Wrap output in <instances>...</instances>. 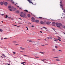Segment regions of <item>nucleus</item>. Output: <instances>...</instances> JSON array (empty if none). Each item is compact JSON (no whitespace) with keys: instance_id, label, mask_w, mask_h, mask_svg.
I'll list each match as a JSON object with an SVG mask.
<instances>
[{"instance_id":"1","label":"nucleus","mask_w":65,"mask_h":65,"mask_svg":"<svg viewBox=\"0 0 65 65\" xmlns=\"http://www.w3.org/2000/svg\"><path fill=\"white\" fill-rule=\"evenodd\" d=\"M56 25H59L60 26H62V24L61 23H56Z\"/></svg>"},{"instance_id":"2","label":"nucleus","mask_w":65,"mask_h":65,"mask_svg":"<svg viewBox=\"0 0 65 65\" xmlns=\"http://www.w3.org/2000/svg\"><path fill=\"white\" fill-rule=\"evenodd\" d=\"M31 20L32 21V22H35V18H34V17H32L31 18Z\"/></svg>"},{"instance_id":"3","label":"nucleus","mask_w":65,"mask_h":65,"mask_svg":"<svg viewBox=\"0 0 65 65\" xmlns=\"http://www.w3.org/2000/svg\"><path fill=\"white\" fill-rule=\"evenodd\" d=\"M20 16L22 17H23V18H25V17H26V15L24 14L23 15H22V14H20Z\"/></svg>"},{"instance_id":"4","label":"nucleus","mask_w":65,"mask_h":65,"mask_svg":"<svg viewBox=\"0 0 65 65\" xmlns=\"http://www.w3.org/2000/svg\"><path fill=\"white\" fill-rule=\"evenodd\" d=\"M27 41L29 42H34L33 41L31 40L28 39Z\"/></svg>"},{"instance_id":"5","label":"nucleus","mask_w":65,"mask_h":65,"mask_svg":"<svg viewBox=\"0 0 65 65\" xmlns=\"http://www.w3.org/2000/svg\"><path fill=\"white\" fill-rule=\"evenodd\" d=\"M39 21L38 20H36L35 21L34 23H39Z\"/></svg>"},{"instance_id":"6","label":"nucleus","mask_w":65,"mask_h":65,"mask_svg":"<svg viewBox=\"0 0 65 65\" xmlns=\"http://www.w3.org/2000/svg\"><path fill=\"white\" fill-rule=\"evenodd\" d=\"M50 23H51V22H46V24L47 25H50Z\"/></svg>"},{"instance_id":"7","label":"nucleus","mask_w":65,"mask_h":65,"mask_svg":"<svg viewBox=\"0 0 65 65\" xmlns=\"http://www.w3.org/2000/svg\"><path fill=\"white\" fill-rule=\"evenodd\" d=\"M58 37L59 38H58L57 39L59 41H61V40H60L61 38H60V37Z\"/></svg>"},{"instance_id":"8","label":"nucleus","mask_w":65,"mask_h":65,"mask_svg":"<svg viewBox=\"0 0 65 65\" xmlns=\"http://www.w3.org/2000/svg\"><path fill=\"white\" fill-rule=\"evenodd\" d=\"M8 8H9V9L11 8V9H12V7H11V6H9L8 7Z\"/></svg>"},{"instance_id":"9","label":"nucleus","mask_w":65,"mask_h":65,"mask_svg":"<svg viewBox=\"0 0 65 65\" xmlns=\"http://www.w3.org/2000/svg\"><path fill=\"white\" fill-rule=\"evenodd\" d=\"M17 9L16 8H14L12 9L13 11H15V10H16Z\"/></svg>"},{"instance_id":"10","label":"nucleus","mask_w":65,"mask_h":65,"mask_svg":"<svg viewBox=\"0 0 65 65\" xmlns=\"http://www.w3.org/2000/svg\"><path fill=\"white\" fill-rule=\"evenodd\" d=\"M4 4L5 5H7V2H5L4 3Z\"/></svg>"},{"instance_id":"11","label":"nucleus","mask_w":65,"mask_h":65,"mask_svg":"<svg viewBox=\"0 0 65 65\" xmlns=\"http://www.w3.org/2000/svg\"><path fill=\"white\" fill-rule=\"evenodd\" d=\"M40 23L41 24H44V22H43V21H41Z\"/></svg>"},{"instance_id":"12","label":"nucleus","mask_w":65,"mask_h":65,"mask_svg":"<svg viewBox=\"0 0 65 65\" xmlns=\"http://www.w3.org/2000/svg\"><path fill=\"white\" fill-rule=\"evenodd\" d=\"M52 24H53V26H55V25H55V23L54 22H53L52 23Z\"/></svg>"},{"instance_id":"13","label":"nucleus","mask_w":65,"mask_h":65,"mask_svg":"<svg viewBox=\"0 0 65 65\" xmlns=\"http://www.w3.org/2000/svg\"><path fill=\"white\" fill-rule=\"evenodd\" d=\"M9 10H10V11H12V10L13 9L12 8V9H9Z\"/></svg>"},{"instance_id":"14","label":"nucleus","mask_w":65,"mask_h":65,"mask_svg":"<svg viewBox=\"0 0 65 65\" xmlns=\"http://www.w3.org/2000/svg\"><path fill=\"white\" fill-rule=\"evenodd\" d=\"M56 61H60V60L59 59H56Z\"/></svg>"},{"instance_id":"15","label":"nucleus","mask_w":65,"mask_h":65,"mask_svg":"<svg viewBox=\"0 0 65 65\" xmlns=\"http://www.w3.org/2000/svg\"><path fill=\"white\" fill-rule=\"evenodd\" d=\"M35 45L38 44V43L37 42H35Z\"/></svg>"},{"instance_id":"16","label":"nucleus","mask_w":65,"mask_h":65,"mask_svg":"<svg viewBox=\"0 0 65 65\" xmlns=\"http://www.w3.org/2000/svg\"><path fill=\"white\" fill-rule=\"evenodd\" d=\"M57 39H56V38H54V41H57Z\"/></svg>"},{"instance_id":"17","label":"nucleus","mask_w":65,"mask_h":65,"mask_svg":"<svg viewBox=\"0 0 65 65\" xmlns=\"http://www.w3.org/2000/svg\"><path fill=\"white\" fill-rule=\"evenodd\" d=\"M27 16L28 17H31V15H30V14H28L27 15Z\"/></svg>"},{"instance_id":"18","label":"nucleus","mask_w":65,"mask_h":65,"mask_svg":"<svg viewBox=\"0 0 65 65\" xmlns=\"http://www.w3.org/2000/svg\"><path fill=\"white\" fill-rule=\"evenodd\" d=\"M25 62H24L22 63V64L23 65H25Z\"/></svg>"},{"instance_id":"19","label":"nucleus","mask_w":65,"mask_h":65,"mask_svg":"<svg viewBox=\"0 0 65 65\" xmlns=\"http://www.w3.org/2000/svg\"><path fill=\"white\" fill-rule=\"evenodd\" d=\"M0 4L1 5H3V3L2 2H0Z\"/></svg>"},{"instance_id":"20","label":"nucleus","mask_w":65,"mask_h":65,"mask_svg":"<svg viewBox=\"0 0 65 65\" xmlns=\"http://www.w3.org/2000/svg\"><path fill=\"white\" fill-rule=\"evenodd\" d=\"M57 27H58V28H61V26L58 25H57Z\"/></svg>"},{"instance_id":"21","label":"nucleus","mask_w":65,"mask_h":65,"mask_svg":"<svg viewBox=\"0 0 65 65\" xmlns=\"http://www.w3.org/2000/svg\"><path fill=\"white\" fill-rule=\"evenodd\" d=\"M15 45L16 46L19 45V44H15Z\"/></svg>"},{"instance_id":"22","label":"nucleus","mask_w":65,"mask_h":65,"mask_svg":"<svg viewBox=\"0 0 65 65\" xmlns=\"http://www.w3.org/2000/svg\"><path fill=\"white\" fill-rule=\"evenodd\" d=\"M3 30L1 29H0V32H2Z\"/></svg>"},{"instance_id":"23","label":"nucleus","mask_w":65,"mask_h":65,"mask_svg":"<svg viewBox=\"0 0 65 65\" xmlns=\"http://www.w3.org/2000/svg\"><path fill=\"white\" fill-rule=\"evenodd\" d=\"M13 43H16L17 42L15 41H13Z\"/></svg>"},{"instance_id":"24","label":"nucleus","mask_w":65,"mask_h":65,"mask_svg":"<svg viewBox=\"0 0 65 65\" xmlns=\"http://www.w3.org/2000/svg\"><path fill=\"white\" fill-rule=\"evenodd\" d=\"M28 0L29 1V2H30V3H32V2H31V1H30V0Z\"/></svg>"},{"instance_id":"25","label":"nucleus","mask_w":65,"mask_h":65,"mask_svg":"<svg viewBox=\"0 0 65 65\" xmlns=\"http://www.w3.org/2000/svg\"><path fill=\"white\" fill-rule=\"evenodd\" d=\"M8 18V16H7V15H6V17H5V18H6H6Z\"/></svg>"},{"instance_id":"26","label":"nucleus","mask_w":65,"mask_h":65,"mask_svg":"<svg viewBox=\"0 0 65 65\" xmlns=\"http://www.w3.org/2000/svg\"><path fill=\"white\" fill-rule=\"evenodd\" d=\"M24 11H26V12H28V10H24Z\"/></svg>"},{"instance_id":"27","label":"nucleus","mask_w":65,"mask_h":65,"mask_svg":"<svg viewBox=\"0 0 65 65\" xmlns=\"http://www.w3.org/2000/svg\"><path fill=\"white\" fill-rule=\"evenodd\" d=\"M62 27L63 28H65V26H62Z\"/></svg>"},{"instance_id":"28","label":"nucleus","mask_w":65,"mask_h":65,"mask_svg":"<svg viewBox=\"0 0 65 65\" xmlns=\"http://www.w3.org/2000/svg\"><path fill=\"white\" fill-rule=\"evenodd\" d=\"M16 12H17V13H19V11H16Z\"/></svg>"},{"instance_id":"29","label":"nucleus","mask_w":65,"mask_h":65,"mask_svg":"<svg viewBox=\"0 0 65 65\" xmlns=\"http://www.w3.org/2000/svg\"><path fill=\"white\" fill-rule=\"evenodd\" d=\"M26 30H29V29L28 27H26Z\"/></svg>"},{"instance_id":"30","label":"nucleus","mask_w":65,"mask_h":65,"mask_svg":"<svg viewBox=\"0 0 65 65\" xmlns=\"http://www.w3.org/2000/svg\"><path fill=\"white\" fill-rule=\"evenodd\" d=\"M54 58H55V59H58V57H54Z\"/></svg>"},{"instance_id":"31","label":"nucleus","mask_w":65,"mask_h":65,"mask_svg":"<svg viewBox=\"0 0 65 65\" xmlns=\"http://www.w3.org/2000/svg\"><path fill=\"white\" fill-rule=\"evenodd\" d=\"M43 28H44V29H47V28H46V27H43Z\"/></svg>"},{"instance_id":"32","label":"nucleus","mask_w":65,"mask_h":65,"mask_svg":"<svg viewBox=\"0 0 65 65\" xmlns=\"http://www.w3.org/2000/svg\"><path fill=\"white\" fill-rule=\"evenodd\" d=\"M24 56H27V55H23Z\"/></svg>"},{"instance_id":"33","label":"nucleus","mask_w":65,"mask_h":65,"mask_svg":"<svg viewBox=\"0 0 65 65\" xmlns=\"http://www.w3.org/2000/svg\"><path fill=\"white\" fill-rule=\"evenodd\" d=\"M4 39H7V38H4Z\"/></svg>"},{"instance_id":"34","label":"nucleus","mask_w":65,"mask_h":65,"mask_svg":"<svg viewBox=\"0 0 65 65\" xmlns=\"http://www.w3.org/2000/svg\"><path fill=\"white\" fill-rule=\"evenodd\" d=\"M3 56L4 57H5V55L4 54H3Z\"/></svg>"},{"instance_id":"35","label":"nucleus","mask_w":65,"mask_h":65,"mask_svg":"<svg viewBox=\"0 0 65 65\" xmlns=\"http://www.w3.org/2000/svg\"><path fill=\"white\" fill-rule=\"evenodd\" d=\"M14 26H17V27H20V26H17L15 25H14Z\"/></svg>"},{"instance_id":"36","label":"nucleus","mask_w":65,"mask_h":65,"mask_svg":"<svg viewBox=\"0 0 65 65\" xmlns=\"http://www.w3.org/2000/svg\"><path fill=\"white\" fill-rule=\"evenodd\" d=\"M54 34H55V35H56V34H56V33H55V32H54Z\"/></svg>"},{"instance_id":"37","label":"nucleus","mask_w":65,"mask_h":65,"mask_svg":"<svg viewBox=\"0 0 65 65\" xmlns=\"http://www.w3.org/2000/svg\"><path fill=\"white\" fill-rule=\"evenodd\" d=\"M8 18L9 19H11V17H9Z\"/></svg>"},{"instance_id":"38","label":"nucleus","mask_w":65,"mask_h":65,"mask_svg":"<svg viewBox=\"0 0 65 65\" xmlns=\"http://www.w3.org/2000/svg\"><path fill=\"white\" fill-rule=\"evenodd\" d=\"M21 49H22V50H24V48H22V47H21Z\"/></svg>"},{"instance_id":"39","label":"nucleus","mask_w":65,"mask_h":65,"mask_svg":"<svg viewBox=\"0 0 65 65\" xmlns=\"http://www.w3.org/2000/svg\"><path fill=\"white\" fill-rule=\"evenodd\" d=\"M40 32L41 33H42V32L41 31H40Z\"/></svg>"},{"instance_id":"40","label":"nucleus","mask_w":65,"mask_h":65,"mask_svg":"<svg viewBox=\"0 0 65 65\" xmlns=\"http://www.w3.org/2000/svg\"><path fill=\"white\" fill-rule=\"evenodd\" d=\"M17 7H18L19 8H20V9H21V8H19V6H17Z\"/></svg>"},{"instance_id":"41","label":"nucleus","mask_w":65,"mask_h":65,"mask_svg":"<svg viewBox=\"0 0 65 65\" xmlns=\"http://www.w3.org/2000/svg\"><path fill=\"white\" fill-rule=\"evenodd\" d=\"M40 53H41V54H43V53L42 52H41Z\"/></svg>"},{"instance_id":"42","label":"nucleus","mask_w":65,"mask_h":65,"mask_svg":"<svg viewBox=\"0 0 65 65\" xmlns=\"http://www.w3.org/2000/svg\"><path fill=\"white\" fill-rule=\"evenodd\" d=\"M4 15V14H2L1 15H2V16H3Z\"/></svg>"},{"instance_id":"43","label":"nucleus","mask_w":65,"mask_h":65,"mask_svg":"<svg viewBox=\"0 0 65 65\" xmlns=\"http://www.w3.org/2000/svg\"><path fill=\"white\" fill-rule=\"evenodd\" d=\"M59 51H60V52H62V50H59Z\"/></svg>"},{"instance_id":"44","label":"nucleus","mask_w":65,"mask_h":65,"mask_svg":"<svg viewBox=\"0 0 65 65\" xmlns=\"http://www.w3.org/2000/svg\"><path fill=\"white\" fill-rule=\"evenodd\" d=\"M55 48H58V47L55 46Z\"/></svg>"},{"instance_id":"45","label":"nucleus","mask_w":65,"mask_h":65,"mask_svg":"<svg viewBox=\"0 0 65 65\" xmlns=\"http://www.w3.org/2000/svg\"><path fill=\"white\" fill-rule=\"evenodd\" d=\"M13 53H14V54H15V52H13Z\"/></svg>"},{"instance_id":"46","label":"nucleus","mask_w":65,"mask_h":65,"mask_svg":"<svg viewBox=\"0 0 65 65\" xmlns=\"http://www.w3.org/2000/svg\"><path fill=\"white\" fill-rule=\"evenodd\" d=\"M1 40H3V38H1Z\"/></svg>"},{"instance_id":"47","label":"nucleus","mask_w":65,"mask_h":65,"mask_svg":"<svg viewBox=\"0 0 65 65\" xmlns=\"http://www.w3.org/2000/svg\"><path fill=\"white\" fill-rule=\"evenodd\" d=\"M20 52H21V53H23V51H20Z\"/></svg>"},{"instance_id":"48","label":"nucleus","mask_w":65,"mask_h":65,"mask_svg":"<svg viewBox=\"0 0 65 65\" xmlns=\"http://www.w3.org/2000/svg\"><path fill=\"white\" fill-rule=\"evenodd\" d=\"M39 18H40V19H42V17H40Z\"/></svg>"},{"instance_id":"49","label":"nucleus","mask_w":65,"mask_h":65,"mask_svg":"<svg viewBox=\"0 0 65 65\" xmlns=\"http://www.w3.org/2000/svg\"><path fill=\"white\" fill-rule=\"evenodd\" d=\"M31 27H34V26H33V25Z\"/></svg>"},{"instance_id":"50","label":"nucleus","mask_w":65,"mask_h":65,"mask_svg":"<svg viewBox=\"0 0 65 65\" xmlns=\"http://www.w3.org/2000/svg\"><path fill=\"white\" fill-rule=\"evenodd\" d=\"M52 50H53V51H55V49H53Z\"/></svg>"},{"instance_id":"51","label":"nucleus","mask_w":65,"mask_h":65,"mask_svg":"<svg viewBox=\"0 0 65 65\" xmlns=\"http://www.w3.org/2000/svg\"><path fill=\"white\" fill-rule=\"evenodd\" d=\"M65 11V9H64V11H63V12H65L64 11Z\"/></svg>"},{"instance_id":"52","label":"nucleus","mask_w":65,"mask_h":65,"mask_svg":"<svg viewBox=\"0 0 65 65\" xmlns=\"http://www.w3.org/2000/svg\"><path fill=\"white\" fill-rule=\"evenodd\" d=\"M8 65H10V64H8Z\"/></svg>"},{"instance_id":"53","label":"nucleus","mask_w":65,"mask_h":65,"mask_svg":"<svg viewBox=\"0 0 65 65\" xmlns=\"http://www.w3.org/2000/svg\"><path fill=\"white\" fill-rule=\"evenodd\" d=\"M36 58H38V57H35Z\"/></svg>"},{"instance_id":"54","label":"nucleus","mask_w":65,"mask_h":65,"mask_svg":"<svg viewBox=\"0 0 65 65\" xmlns=\"http://www.w3.org/2000/svg\"><path fill=\"white\" fill-rule=\"evenodd\" d=\"M50 38V39H52V38Z\"/></svg>"},{"instance_id":"55","label":"nucleus","mask_w":65,"mask_h":65,"mask_svg":"<svg viewBox=\"0 0 65 65\" xmlns=\"http://www.w3.org/2000/svg\"><path fill=\"white\" fill-rule=\"evenodd\" d=\"M62 8V10H63V8Z\"/></svg>"},{"instance_id":"56","label":"nucleus","mask_w":65,"mask_h":65,"mask_svg":"<svg viewBox=\"0 0 65 65\" xmlns=\"http://www.w3.org/2000/svg\"><path fill=\"white\" fill-rule=\"evenodd\" d=\"M48 39H50V38H49V37H48Z\"/></svg>"},{"instance_id":"57","label":"nucleus","mask_w":65,"mask_h":65,"mask_svg":"<svg viewBox=\"0 0 65 65\" xmlns=\"http://www.w3.org/2000/svg\"><path fill=\"white\" fill-rule=\"evenodd\" d=\"M2 23H3V21H2Z\"/></svg>"},{"instance_id":"58","label":"nucleus","mask_w":65,"mask_h":65,"mask_svg":"<svg viewBox=\"0 0 65 65\" xmlns=\"http://www.w3.org/2000/svg\"><path fill=\"white\" fill-rule=\"evenodd\" d=\"M52 29H53V30H54V28H52Z\"/></svg>"},{"instance_id":"59","label":"nucleus","mask_w":65,"mask_h":65,"mask_svg":"<svg viewBox=\"0 0 65 65\" xmlns=\"http://www.w3.org/2000/svg\"><path fill=\"white\" fill-rule=\"evenodd\" d=\"M5 65H7V64H5Z\"/></svg>"},{"instance_id":"60","label":"nucleus","mask_w":65,"mask_h":65,"mask_svg":"<svg viewBox=\"0 0 65 65\" xmlns=\"http://www.w3.org/2000/svg\"><path fill=\"white\" fill-rule=\"evenodd\" d=\"M46 31H47V30H46Z\"/></svg>"},{"instance_id":"61","label":"nucleus","mask_w":65,"mask_h":65,"mask_svg":"<svg viewBox=\"0 0 65 65\" xmlns=\"http://www.w3.org/2000/svg\"><path fill=\"white\" fill-rule=\"evenodd\" d=\"M1 58H3L2 56H1Z\"/></svg>"},{"instance_id":"62","label":"nucleus","mask_w":65,"mask_h":65,"mask_svg":"<svg viewBox=\"0 0 65 65\" xmlns=\"http://www.w3.org/2000/svg\"><path fill=\"white\" fill-rule=\"evenodd\" d=\"M60 5V6H62V5Z\"/></svg>"},{"instance_id":"63","label":"nucleus","mask_w":65,"mask_h":65,"mask_svg":"<svg viewBox=\"0 0 65 65\" xmlns=\"http://www.w3.org/2000/svg\"><path fill=\"white\" fill-rule=\"evenodd\" d=\"M41 60V61H43V60Z\"/></svg>"},{"instance_id":"64","label":"nucleus","mask_w":65,"mask_h":65,"mask_svg":"<svg viewBox=\"0 0 65 65\" xmlns=\"http://www.w3.org/2000/svg\"><path fill=\"white\" fill-rule=\"evenodd\" d=\"M61 3H62V2H60V3L61 4Z\"/></svg>"}]
</instances>
